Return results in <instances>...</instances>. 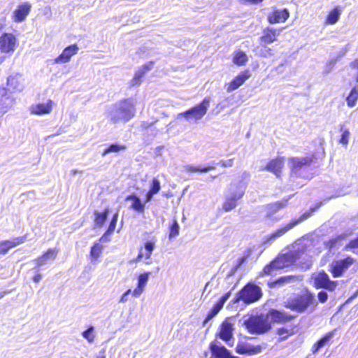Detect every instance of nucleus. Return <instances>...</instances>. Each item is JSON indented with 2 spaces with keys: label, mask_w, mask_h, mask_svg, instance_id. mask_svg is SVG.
<instances>
[{
  "label": "nucleus",
  "mask_w": 358,
  "mask_h": 358,
  "mask_svg": "<svg viewBox=\"0 0 358 358\" xmlns=\"http://www.w3.org/2000/svg\"><path fill=\"white\" fill-rule=\"evenodd\" d=\"M136 115V102L131 99H124L110 106L106 115L113 124L126 123Z\"/></svg>",
  "instance_id": "nucleus-1"
},
{
  "label": "nucleus",
  "mask_w": 358,
  "mask_h": 358,
  "mask_svg": "<svg viewBox=\"0 0 358 358\" xmlns=\"http://www.w3.org/2000/svg\"><path fill=\"white\" fill-rule=\"evenodd\" d=\"M283 306L297 313H312L316 310L317 301L311 291L304 289L301 292L287 299L284 302Z\"/></svg>",
  "instance_id": "nucleus-2"
},
{
  "label": "nucleus",
  "mask_w": 358,
  "mask_h": 358,
  "mask_svg": "<svg viewBox=\"0 0 358 358\" xmlns=\"http://www.w3.org/2000/svg\"><path fill=\"white\" fill-rule=\"evenodd\" d=\"M243 326L248 333L257 335L266 334L272 329L271 323L263 314L250 316L244 320Z\"/></svg>",
  "instance_id": "nucleus-3"
},
{
  "label": "nucleus",
  "mask_w": 358,
  "mask_h": 358,
  "mask_svg": "<svg viewBox=\"0 0 358 358\" xmlns=\"http://www.w3.org/2000/svg\"><path fill=\"white\" fill-rule=\"evenodd\" d=\"M263 293L262 289L253 282H248L237 293L234 302L242 301L245 304H251L260 300Z\"/></svg>",
  "instance_id": "nucleus-4"
},
{
  "label": "nucleus",
  "mask_w": 358,
  "mask_h": 358,
  "mask_svg": "<svg viewBox=\"0 0 358 358\" xmlns=\"http://www.w3.org/2000/svg\"><path fill=\"white\" fill-rule=\"evenodd\" d=\"M210 98H205L199 105L183 112L178 113L176 118L178 120L183 117L187 121L191 120L197 122L202 119V117L206 114L207 110L210 106Z\"/></svg>",
  "instance_id": "nucleus-5"
},
{
  "label": "nucleus",
  "mask_w": 358,
  "mask_h": 358,
  "mask_svg": "<svg viewBox=\"0 0 358 358\" xmlns=\"http://www.w3.org/2000/svg\"><path fill=\"white\" fill-rule=\"evenodd\" d=\"M245 186L243 183L231 184L230 185V195L227 196L225 201L222 205L224 210L228 212L235 208L236 202L241 199L245 193Z\"/></svg>",
  "instance_id": "nucleus-6"
},
{
  "label": "nucleus",
  "mask_w": 358,
  "mask_h": 358,
  "mask_svg": "<svg viewBox=\"0 0 358 358\" xmlns=\"http://www.w3.org/2000/svg\"><path fill=\"white\" fill-rule=\"evenodd\" d=\"M250 337L245 336L243 340H239L236 346V352L239 355L252 356L261 353L264 349L262 345H252L248 341Z\"/></svg>",
  "instance_id": "nucleus-7"
},
{
  "label": "nucleus",
  "mask_w": 358,
  "mask_h": 358,
  "mask_svg": "<svg viewBox=\"0 0 358 358\" xmlns=\"http://www.w3.org/2000/svg\"><path fill=\"white\" fill-rule=\"evenodd\" d=\"M299 258V252L294 251L279 254L271 261L275 264V268L278 270H281L294 264Z\"/></svg>",
  "instance_id": "nucleus-8"
},
{
  "label": "nucleus",
  "mask_w": 358,
  "mask_h": 358,
  "mask_svg": "<svg viewBox=\"0 0 358 358\" xmlns=\"http://www.w3.org/2000/svg\"><path fill=\"white\" fill-rule=\"evenodd\" d=\"M354 263L355 259L350 257L335 260L330 265L329 271L334 278H340Z\"/></svg>",
  "instance_id": "nucleus-9"
},
{
  "label": "nucleus",
  "mask_w": 358,
  "mask_h": 358,
  "mask_svg": "<svg viewBox=\"0 0 358 358\" xmlns=\"http://www.w3.org/2000/svg\"><path fill=\"white\" fill-rule=\"evenodd\" d=\"M17 39L13 34L5 33L0 36V52L6 56L11 55L15 50Z\"/></svg>",
  "instance_id": "nucleus-10"
},
{
  "label": "nucleus",
  "mask_w": 358,
  "mask_h": 358,
  "mask_svg": "<svg viewBox=\"0 0 358 358\" xmlns=\"http://www.w3.org/2000/svg\"><path fill=\"white\" fill-rule=\"evenodd\" d=\"M319 207H320V205L315 208H311L309 212H306V213H303L299 219L292 220L291 222L287 224L285 227L279 229L276 232L271 234L270 236V237L267 238V240L264 242V244H271V240L275 239V238L283 235L288 230L291 229L296 224H299L300 222H303V220H305L307 218H308L309 217H310L312 213L314 212L315 210H316Z\"/></svg>",
  "instance_id": "nucleus-11"
},
{
  "label": "nucleus",
  "mask_w": 358,
  "mask_h": 358,
  "mask_svg": "<svg viewBox=\"0 0 358 358\" xmlns=\"http://www.w3.org/2000/svg\"><path fill=\"white\" fill-rule=\"evenodd\" d=\"M313 285L316 289H325L329 292H334L337 287V282L331 280L326 272L322 271L315 277Z\"/></svg>",
  "instance_id": "nucleus-12"
},
{
  "label": "nucleus",
  "mask_w": 358,
  "mask_h": 358,
  "mask_svg": "<svg viewBox=\"0 0 358 358\" xmlns=\"http://www.w3.org/2000/svg\"><path fill=\"white\" fill-rule=\"evenodd\" d=\"M268 315L271 317L273 323L284 324L296 318L294 315L288 314L283 310H279L274 308H270L268 311Z\"/></svg>",
  "instance_id": "nucleus-13"
},
{
  "label": "nucleus",
  "mask_w": 358,
  "mask_h": 358,
  "mask_svg": "<svg viewBox=\"0 0 358 358\" xmlns=\"http://www.w3.org/2000/svg\"><path fill=\"white\" fill-rule=\"evenodd\" d=\"M251 76L249 70H245L239 73L231 82L225 85L226 90L227 92H231L241 85L248 80Z\"/></svg>",
  "instance_id": "nucleus-14"
},
{
  "label": "nucleus",
  "mask_w": 358,
  "mask_h": 358,
  "mask_svg": "<svg viewBox=\"0 0 358 358\" xmlns=\"http://www.w3.org/2000/svg\"><path fill=\"white\" fill-rule=\"evenodd\" d=\"M14 98L4 87H0V115L6 113L13 106Z\"/></svg>",
  "instance_id": "nucleus-15"
},
{
  "label": "nucleus",
  "mask_w": 358,
  "mask_h": 358,
  "mask_svg": "<svg viewBox=\"0 0 358 358\" xmlns=\"http://www.w3.org/2000/svg\"><path fill=\"white\" fill-rule=\"evenodd\" d=\"M211 358H239L232 355L224 346L217 345L216 341H212L209 345Z\"/></svg>",
  "instance_id": "nucleus-16"
},
{
  "label": "nucleus",
  "mask_w": 358,
  "mask_h": 358,
  "mask_svg": "<svg viewBox=\"0 0 358 358\" xmlns=\"http://www.w3.org/2000/svg\"><path fill=\"white\" fill-rule=\"evenodd\" d=\"M79 51V48L76 44L67 46L62 52L57 57L54 61V64H66L70 62L71 57L76 55Z\"/></svg>",
  "instance_id": "nucleus-17"
},
{
  "label": "nucleus",
  "mask_w": 358,
  "mask_h": 358,
  "mask_svg": "<svg viewBox=\"0 0 358 358\" xmlns=\"http://www.w3.org/2000/svg\"><path fill=\"white\" fill-rule=\"evenodd\" d=\"M230 295H231L230 292L225 293L213 305L212 308L206 314V316L203 322V326H204L208 321H210L211 319H213L222 310L224 303L229 298Z\"/></svg>",
  "instance_id": "nucleus-18"
},
{
  "label": "nucleus",
  "mask_w": 358,
  "mask_h": 358,
  "mask_svg": "<svg viewBox=\"0 0 358 358\" xmlns=\"http://www.w3.org/2000/svg\"><path fill=\"white\" fill-rule=\"evenodd\" d=\"M233 324L224 320L221 323L216 336L227 343L233 338Z\"/></svg>",
  "instance_id": "nucleus-19"
},
{
  "label": "nucleus",
  "mask_w": 358,
  "mask_h": 358,
  "mask_svg": "<svg viewBox=\"0 0 358 358\" xmlns=\"http://www.w3.org/2000/svg\"><path fill=\"white\" fill-rule=\"evenodd\" d=\"M7 85L13 92H20L25 87V80L22 75L16 73L8 78Z\"/></svg>",
  "instance_id": "nucleus-20"
},
{
  "label": "nucleus",
  "mask_w": 358,
  "mask_h": 358,
  "mask_svg": "<svg viewBox=\"0 0 358 358\" xmlns=\"http://www.w3.org/2000/svg\"><path fill=\"white\" fill-rule=\"evenodd\" d=\"M154 66L153 62H149L147 64L142 65L137 71H136L133 78L130 81V85L132 87L138 86L141 84L142 78L145 73L150 71Z\"/></svg>",
  "instance_id": "nucleus-21"
},
{
  "label": "nucleus",
  "mask_w": 358,
  "mask_h": 358,
  "mask_svg": "<svg viewBox=\"0 0 358 358\" xmlns=\"http://www.w3.org/2000/svg\"><path fill=\"white\" fill-rule=\"evenodd\" d=\"M31 8V5L29 2H25L19 5L13 12V21L15 22H21L24 21L29 15Z\"/></svg>",
  "instance_id": "nucleus-22"
},
{
  "label": "nucleus",
  "mask_w": 358,
  "mask_h": 358,
  "mask_svg": "<svg viewBox=\"0 0 358 358\" xmlns=\"http://www.w3.org/2000/svg\"><path fill=\"white\" fill-rule=\"evenodd\" d=\"M312 162L310 157L292 158L289 160V166L292 171L296 173L305 166H308Z\"/></svg>",
  "instance_id": "nucleus-23"
},
{
  "label": "nucleus",
  "mask_w": 358,
  "mask_h": 358,
  "mask_svg": "<svg viewBox=\"0 0 358 358\" xmlns=\"http://www.w3.org/2000/svg\"><path fill=\"white\" fill-rule=\"evenodd\" d=\"M52 101L51 100H48L45 103H43L32 105L29 110L31 114L43 115L49 114L52 110Z\"/></svg>",
  "instance_id": "nucleus-24"
},
{
  "label": "nucleus",
  "mask_w": 358,
  "mask_h": 358,
  "mask_svg": "<svg viewBox=\"0 0 358 358\" xmlns=\"http://www.w3.org/2000/svg\"><path fill=\"white\" fill-rule=\"evenodd\" d=\"M335 330L331 331L325 334L317 342H315L312 348L311 352L313 354L317 353L322 348L329 345L331 343V338L334 336Z\"/></svg>",
  "instance_id": "nucleus-25"
},
{
  "label": "nucleus",
  "mask_w": 358,
  "mask_h": 358,
  "mask_svg": "<svg viewBox=\"0 0 358 358\" xmlns=\"http://www.w3.org/2000/svg\"><path fill=\"white\" fill-rule=\"evenodd\" d=\"M283 165V158H276L271 160L267 165L264 169H261V170L272 172L277 177H279Z\"/></svg>",
  "instance_id": "nucleus-26"
},
{
  "label": "nucleus",
  "mask_w": 358,
  "mask_h": 358,
  "mask_svg": "<svg viewBox=\"0 0 358 358\" xmlns=\"http://www.w3.org/2000/svg\"><path fill=\"white\" fill-rule=\"evenodd\" d=\"M278 36V33L275 29H268L264 30L263 31V35L260 37V45L266 48L268 44L276 41Z\"/></svg>",
  "instance_id": "nucleus-27"
},
{
  "label": "nucleus",
  "mask_w": 358,
  "mask_h": 358,
  "mask_svg": "<svg viewBox=\"0 0 358 358\" xmlns=\"http://www.w3.org/2000/svg\"><path fill=\"white\" fill-rule=\"evenodd\" d=\"M289 13L286 9L278 10L271 13L268 20L271 24L284 22L289 17Z\"/></svg>",
  "instance_id": "nucleus-28"
},
{
  "label": "nucleus",
  "mask_w": 358,
  "mask_h": 358,
  "mask_svg": "<svg viewBox=\"0 0 358 358\" xmlns=\"http://www.w3.org/2000/svg\"><path fill=\"white\" fill-rule=\"evenodd\" d=\"M150 274V273L147 272L139 275L138 278L137 287L134 289V290L132 292L133 296L137 297L142 294L144 287L148 280Z\"/></svg>",
  "instance_id": "nucleus-29"
},
{
  "label": "nucleus",
  "mask_w": 358,
  "mask_h": 358,
  "mask_svg": "<svg viewBox=\"0 0 358 358\" xmlns=\"http://www.w3.org/2000/svg\"><path fill=\"white\" fill-rule=\"evenodd\" d=\"M248 61V57L246 53L241 50H237L232 55L233 63L238 66H245Z\"/></svg>",
  "instance_id": "nucleus-30"
},
{
  "label": "nucleus",
  "mask_w": 358,
  "mask_h": 358,
  "mask_svg": "<svg viewBox=\"0 0 358 358\" xmlns=\"http://www.w3.org/2000/svg\"><path fill=\"white\" fill-rule=\"evenodd\" d=\"M294 327L287 328L285 327H279L276 329V334L279 336L278 338V342H282L287 340L290 336L294 334Z\"/></svg>",
  "instance_id": "nucleus-31"
},
{
  "label": "nucleus",
  "mask_w": 358,
  "mask_h": 358,
  "mask_svg": "<svg viewBox=\"0 0 358 358\" xmlns=\"http://www.w3.org/2000/svg\"><path fill=\"white\" fill-rule=\"evenodd\" d=\"M278 271L275 268V264L271 261L268 264H266L263 268L257 273V278H263L264 276H272L275 275L276 271Z\"/></svg>",
  "instance_id": "nucleus-32"
},
{
  "label": "nucleus",
  "mask_w": 358,
  "mask_h": 358,
  "mask_svg": "<svg viewBox=\"0 0 358 358\" xmlns=\"http://www.w3.org/2000/svg\"><path fill=\"white\" fill-rule=\"evenodd\" d=\"M287 201L288 199H283L280 201H277L273 203L268 204L266 206V208L267 210V215L271 216L281 208L285 207L287 206Z\"/></svg>",
  "instance_id": "nucleus-33"
},
{
  "label": "nucleus",
  "mask_w": 358,
  "mask_h": 358,
  "mask_svg": "<svg viewBox=\"0 0 358 358\" xmlns=\"http://www.w3.org/2000/svg\"><path fill=\"white\" fill-rule=\"evenodd\" d=\"M126 201H131V204L130 208L133 210L138 212L143 213L145 208V203H142L140 199L135 195H130L126 198Z\"/></svg>",
  "instance_id": "nucleus-34"
},
{
  "label": "nucleus",
  "mask_w": 358,
  "mask_h": 358,
  "mask_svg": "<svg viewBox=\"0 0 358 358\" xmlns=\"http://www.w3.org/2000/svg\"><path fill=\"white\" fill-rule=\"evenodd\" d=\"M161 189L160 182L158 179L153 178L149 192L146 194V200L145 203L152 200L153 196L158 193Z\"/></svg>",
  "instance_id": "nucleus-35"
},
{
  "label": "nucleus",
  "mask_w": 358,
  "mask_h": 358,
  "mask_svg": "<svg viewBox=\"0 0 358 358\" xmlns=\"http://www.w3.org/2000/svg\"><path fill=\"white\" fill-rule=\"evenodd\" d=\"M340 131L341 133L339 143L346 147L349 143V138L350 136V131L345 125L342 124L340 127Z\"/></svg>",
  "instance_id": "nucleus-36"
},
{
  "label": "nucleus",
  "mask_w": 358,
  "mask_h": 358,
  "mask_svg": "<svg viewBox=\"0 0 358 358\" xmlns=\"http://www.w3.org/2000/svg\"><path fill=\"white\" fill-rule=\"evenodd\" d=\"M358 100V87H354L346 99L347 105L350 108H352L356 105Z\"/></svg>",
  "instance_id": "nucleus-37"
},
{
  "label": "nucleus",
  "mask_w": 358,
  "mask_h": 358,
  "mask_svg": "<svg viewBox=\"0 0 358 358\" xmlns=\"http://www.w3.org/2000/svg\"><path fill=\"white\" fill-rule=\"evenodd\" d=\"M117 217H118V213H116L110 223V225L108 227V229L107 231L105 233V234L101 238V241L104 242L106 239H107L108 236H110L115 229L116 224L117 222Z\"/></svg>",
  "instance_id": "nucleus-38"
},
{
  "label": "nucleus",
  "mask_w": 358,
  "mask_h": 358,
  "mask_svg": "<svg viewBox=\"0 0 358 358\" xmlns=\"http://www.w3.org/2000/svg\"><path fill=\"white\" fill-rule=\"evenodd\" d=\"M341 15V10L336 8L332 11L329 13L327 17L326 23L329 24H335L339 19Z\"/></svg>",
  "instance_id": "nucleus-39"
},
{
  "label": "nucleus",
  "mask_w": 358,
  "mask_h": 358,
  "mask_svg": "<svg viewBox=\"0 0 358 358\" xmlns=\"http://www.w3.org/2000/svg\"><path fill=\"white\" fill-rule=\"evenodd\" d=\"M25 241L24 236L14 238L11 240L4 241L1 243V246H17L23 244Z\"/></svg>",
  "instance_id": "nucleus-40"
},
{
  "label": "nucleus",
  "mask_w": 358,
  "mask_h": 358,
  "mask_svg": "<svg viewBox=\"0 0 358 358\" xmlns=\"http://www.w3.org/2000/svg\"><path fill=\"white\" fill-rule=\"evenodd\" d=\"M296 277L295 275H287V276H282L279 278H278L276 280L268 283V285L270 287H273L276 285H282L285 283H289L292 282V280H295Z\"/></svg>",
  "instance_id": "nucleus-41"
},
{
  "label": "nucleus",
  "mask_w": 358,
  "mask_h": 358,
  "mask_svg": "<svg viewBox=\"0 0 358 358\" xmlns=\"http://www.w3.org/2000/svg\"><path fill=\"white\" fill-rule=\"evenodd\" d=\"M108 211L109 210L107 208L105 210V211L103 213H100L98 212L94 213V215H95L94 222H95L96 225L101 227L103 224V223L105 222V221L107 219Z\"/></svg>",
  "instance_id": "nucleus-42"
},
{
  "label": "nucleus",
  "mask_w": 358,
  "mask_h": 358,
  "mask_svg": "<svg viewBox=\"0 0 358 358\" xmlns=\"http://www.w3.org/2000/svg\"><path fill=\"white\" fill-rule=\"evenodd\" d=\"M126 149V146L118 144H113L110 145L108 148H106L102 153V156L105 157L109 153L111 152H119L120 151H123Z\"/></svg>",
  "instance_id": "nucleus-43"
},
{
  "label": "nucleus",
  "mask_w": 358,
  "mask_h": 358,
  "mask_svg": "<svg viewBox=\"0 0 358 358\" xmlns=\"http://www.w3.org/2000/svg\"><path fill=\"white\" fill-rule=\"evenodd\" d=\"M154 248H141L137 256L138 260L148 259L152 254Z\"/></svg>",
  "instance_id": "nucleus-44"
},
{
  "label": "nucleus",
  "mask_w": 358,
  "mask_h": 358,
  "mask_svg": "<svg viewBox=\"0 0 358 358\" xmlns=\"http://www.w3.org/2000/svg\"><path fill=\"white\" fill-rule=\"evenodd\" d=\"M55 256L56 252L52 250H48L46 253L37 259L38 266H41L48 258H55Z\"/></svg>",
  "instance_id": "nucleus-45"
},
{
  "label": "nucleus",
  "mask_w": 358,
  "mask_h": 358,
  "mask_svg": "<svg viewBox=\"0 0 358 358\" xmlns=\"http://www.w3.org/2000/svg\"><path fill=\"white\" fill-rule=\"evenodd\" d=\"M215 167L213 166H208L203 169H200L199 167H196L191 165H187L185 166V170L188 172H201V173H206L210 170H213Z\"/></svg>",
  "instance_id": "nucleus-46"
},
{
  "label": "nucleus",
  "mask_w": 358,
  "mask_h": 358,
  "mask_svg": "<svg viewBox=\"0 0 358 358\" xmlns=\"http://www.w3.org/2000/svg\"><path fill=\"white\" fill-rule=\"evenodd\" d=\"M93 330L94 328L90 327L87 330L83 332V336L90 343H92L94 340V335L92 334Z\"/></svg>",
  "instance_id": "nucleus-47"
},
{
  "label": "nucleus",
  "mask_w": 358,
  "mask_h": 358,
  "mask_svg": "<svg viewBox=\"0 0 358 358\" xmlns=\"http://www.w3.org/2000/svg\"><path fill=\"white\" fill-rule=\"evenodd\" d=\"M346 238V234H341L340 236H338L334 239H331L330 241V246H333L334 245H343V243L342 242L345 238Z\"/></svg>",
  "instance_id": "nucleus-48"
},
{
  "label": "nucleus",
  "mask_w": 358,
  "mask_h": 358,
  "mask_svg": "<svg viewBox=\"0 0 358 358\" xmlns=\"http://www.w3.org/2000/svg\"><path fill=\"white\" fill-rule=\"evenodd\" d=\"M179 225L176 220H175L171 227L170 236L173 237L178 234Z\"/></svg>",
  "instance_id": "nucleus-49"
},
{
  "label": "nucleus",
  "mask_w": 358,
  "mask_h": 358,
  "mask_svg": "<svg viewBox=\"0 0 358 358\" xmlns=\"http://www.w3.org/2000/svg\"><path fill=\"white\" fill-rule=\"evenodd\" d=\"M317 299H318L319 302L324 303L328 299V294L324 291H320L317 294Z\"/></svg>",
  "instance_id": "nucleus-50"
},
{
  "label": "nucleus",
  "mask_w": 358,
  "mask_h": 358,
  "mask_svg": "<svg viewBox=\"0 0 358 358\" xmlns=\"http://www.w3.org/2000/svg\"><path fill=\"white\" fill-rule=\"evenodd\" d=\"M91 255L96 259L101 253V248H91Z\"/></svg>",
  "instance_id": "nucleus-51"
},
{
  "label": "nucleus",
  "mask_w": 358,
  "mask_h": 358,
  "mask_svg": "<svg viewBox=\"0 0 358 358\" xmlns=\"http://www.w3.org/2000/svg\"><path fill=\"white\" fill-rule=\"evenodd\" d=\"M234 165V159H229L221 162V166L224 168L231 167Z\"/></svg>",
  "instance_id": "nucleus-52"
},
{
  "label": "nucleus",
  "mask_w": 358,
  "mask_h": 358,
  "mask_svg": "<svg viewBox=\"0 0 358 358\" xmlns=\"http://www.w3.org/2000/svg\"><path fill=\"white\" fill-rule=\"evenodd\" d=\"M152 126V123H149L148 122H143L141 124V127L142 129L143 130H147L150 127H151Z\"/></svg>",
  "instance_id": "nucleus-53"
},
{
  "label": "nucleus",
  "mask_w": 358,
  "mask_h": 358,
  "mask_svg": "<svg viewBox=\"0 0 358 358\" xmlns=\"http://www.w3.org/2000/svg\"><path fill=\"white\" fill-rule=\"evenodd\" d=\"M131 292V290L130 289H127L121 296L120 298V302H125L127 301V296L128 294H129Z\"/></svg>",
  "instance_id": "nucleus-54"
},
{
  "label": "nucleus",
  "mask_w": 358,
  "mask_h": 358,
  "mask_svg": "<svg viewBox=\"0 0 358 358\" xmlns=\"http://www.w3.org/2000/svg\"><path fill=\"white\" fill-rule=\"evenodd\" d=\"M41 278H42L41 274L39 273H37L34 275L33 280L34 282L37 283L41 280Z\"/></svg>",
  "instance_id": "nucleus-55"
},
{
  "label": "nucleus",
  "mask_w": 358,
  "mask_h": 358,
  "mask_svg": "<svg viewBox=\"0 0 358 358\" xmlns=\"http://www.w3.org/2000/svg\"><path fill=\"white\" fill-rule=\"evenodd\" d=\"M358 296V289L356 290V292L352 295L348 300L347 302L352 301V299H355Z\"/></svg>",
  "instance_id": "nucleus-56"
},
{
  "label": "nucleus",
  "mask_w": 358,
  "mask_h": 358,
  "mask_svg": "<svg viewBox=\"0 0 358 358\" xmlns=\"http://www.w3.org/2000/svg\"><path fill=\"white\" fill-rule=\"evenodd\" d=\"M8 248H3V249L0 251V253H1V254H3H3H5V253H6V252H7V251H8Z\"/></svg>",
  "instance_id": "nucleus-57"
},
{
  "label": "nucleus",
  "mask_w": 358,
  "mask_h": 358,
  "mask_svg": "<svg viewBox=\"0 0 358 358\" xmlns=\"http://www.w3.org/2000/svg\"><path fill=\"white\" fill-rule=\"evenodd\" d=\"M353 67H354V68H356V69H358V59L355 60V61L353 62Z\"/></svg>",
  "instance_id": "nucleus-58"
},
{
  "label": "nucleus",
  "mask_w": 358,
  "mask_h": 358,
  "mask_svg": "<svg viewBox=\"0 0 358 358\" xmlns=\"http://www.w3.org/2000/svg\"><path fill=\"white\" fill-rule=\"evenodd\" d=\"M266 51L268 55H273L271 49H268Z\"/></svg>",
  "instance_id": "nucleus-59"
},
{
  "label": "nucleus",
  "mask_w": 358,
  "mask_h": 358,
  "mask_svg": "<svg viewBox=\"0 0 358 358\" xmlns=\"http://www.w3.org/2000/svg\"><path fill=\"white\" fill-rule=\"evenodd\" d=\"M352 246H358V238L356 240V243Z\"/></svg>",
  "instance_id": "nucleus-60"
},
{
  "label": "nucleus",
  "mask_w": 358,
  "mask_h": 358,
  "mask_svg": "<svg viewBox=\"0 0 358 358\" xmlns=\"http://www.w3.org/2000/svg\"><path fill=\"white\" fill-rule=\"evenodd\" d=\"M145 246H147V247H149V246H152L151 243H146Z\"/></svg>",
  "instance_id": "nucleus-61"
},
{
  "label": "nucleus",
  "mask_w": 358,
  "mask_h": 358,
  "mask_svg": "<svg viewBox=\"0 0 358 358\" xmlns=\"http://www.w3.org/2000/svg\"><path fill=\"white\" fill-rule=\"evenodd\" d=\"M96 358H106V357H105V356H104V355H102V356H99V357H96Z\"/></svg>",
  "instance_id": "nucleus-62"
},
{
  "label": "nucleus",
  "mask_w": 358,
  "mask_h": 358,
  "mask_svg": "<svg viewBox=\"0 0 358 358\" xmlns=\"http://www.w3.org/2000/svg\"><path fill=\"white\" fill-rule=\"evenodd\" d=\"M304 240H306V238L303 237L302 240H299V241L301 242V241H304Z\"/></svg>",
  "instance_id": "nucleus-63"
},
{
  "label": "nucleus",
  "mask_w": 358,
  "mask_h": 358,
  "mask_svg": "<svg viewBox=\"0 0 358 358\" xmlns=\"http://www.w3.org/2000/svg\"><path fill=\"white\" fill-rule=\"evenodd\" d=\"M77 173V171H73V174H76Z\"/></svg>",
  "instance_id": "nucleus-64"
}]
</instances>
